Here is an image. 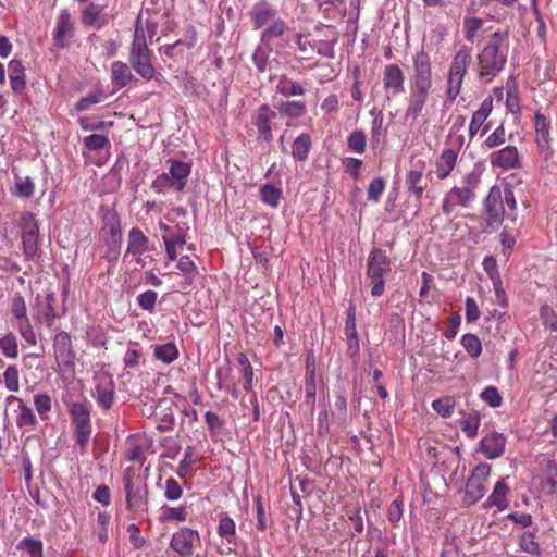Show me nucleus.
<instances>
[{"label":"nucleus","instance_id":"16","mask_svg":"<svg viewBox=\"0 0 557 557\" xmlns=\"http://www.w3.org/2000/svg\"><path fill=\"white\" fill-rule=\"evenodd\" d=\"M425 162L417 161L410 168L406 175V187L408 193L417 200H420L426 189L428 183L424 178Z\"/></svg>","mask_w":557,"mask_h":557},{"label":"nucleus","instance_id":"26","mask_svg":"<svg viewBox=\"0 0 557 557\" xmlns=\"http://www.w3.org/2000/svg\"><path fill=\"white\" fill-rule=\"evenodd\" d=\"M10 85L14 94L21 95L26 89L25 66L20 60L8 63Z\"/></svg>","mask_w":557,"mask_h":557},{"label":"nucleus","instance_id":"52","mask_svg":"<svg viewBox=\"0 0 557 557\" xmlns=\"http://www.w3.org/2000/svg\"><path fill=\"white\" fill-rule=\"evenodd\" d=\"M11 313L18 321L28 319L25 299L18 293L11 299Z\"/></svg>","mask_w":557,"mask_h":557},{"label":"nucleus","instance_id":"37","mask_svg":"<svg viewBox=\"0 0 557 557\" xmlns=\"http://www.w3.org/2000/svg\"><path fill=\"white\" fill-rule=\"evenodd\" d=\"M153 356L157 360H160L165 364H170L177 359L178 349L172 342L165 343L163 345H154Z\"/></svg>","mask_w":557,"mask_h":557},{"label":"nucleus","instance_id":"1","mask_svg":"<svg viewBox=\"0 0 557 557\" xmlns=\"http://www.w3.org/2000/svg\"><path fill=\"white\" fill-rule=\"evenodd\" d=\"M508 35L495 32L478 54L479 77L491 82L505 67L508 55Z\"/></svg>","mask_w":557,"mask_h":557},{"label":"nucleus","instance_id":"58","mask_svg":"<svg viewBox=\"0 0 557 557\" xmlns=\"http://www.w3.org/2000/svg\"><path fill=\"white\" fill-rule=\"evenodd\" d=\"M520 548L531 555H540V546L534 540L532 532H524L519 540Z\"/></svg>","mask_w":557,"mask_h":557},{"label":"nucleus","instance_id":"39","mask_svg":"<svg viewBox=\"0 0 557 557\" xmlns=\"http://www.w3.org/2000/svg\"><path fill=\"white\" fill-rule=\"evenodd\" d=\"M260 199L263 203L271 208H277L282 199V189L273 186L272 184H263L259 188Z\"/></svg>","mask_w":557,"mask_h":557},{"label":"nucleus","instance_id":"20","mask_svg":"<svg viewBox=\"0 0 557 557\" xmlns=\"http://www.w3.org/2000/svg\"><path fill=\"white\" fill-rule=\"evenodd\" d=\"M277 113L270 109L268 104H262L255 116L253 125L258 129L259 138L265 143L273 139L271 121L276 117Z\"/></svg>","mask_w":557,"mask_h":557},{"label":"nucleus","instance_id":"27","mask_svg":"<svg viewBox=\"0 0 557 557\" xmlns=\"http://www.w3.org/2000/svg\"><path fill=\"white\" fill-rule=\"evenodd\" d=\"M457 151L451 148L444 149L435 163V174L438 180L447 178L457 163Z\"/></svg>","mask_w":557,"mask_h":557},{"label":"nucleus","instance_id":"63","mask_svg":"<svg viewBox=\"0 0 557 557\" xmlns=\"http://www.w3.org/2000/svg\"><path fill=\"white\" fill-rule=\"evenodd\" d=\"M348 147L357 153H363L366 149V135L362 131H355L348 136Z\"/></svg>","mask_w":557,"mask_h":557},{"label":"nucleus","instance_id":"49","mask_svg":"<svg viewBox=\"0 0 557 557\" xmlns=\"http://www.w3.org/2000/svg\"><path fill=\"white\" fill-rule=\"evenodd\" d=\"M35 191V183L29 176L15 180V195L20 198H30Z\"/></svg>","mask_w":557,"mask_h":557},{"label":"nucleus","instance_id":"47","mask_svg":"<svg viewBox=\"0 0 557 557\" xmlns=\"http://www.w3.org/2000/svg\"><path fill=\"white\" fill-rule=\"evenodd\" d=\"M34 406L41 420L49 419V412L52 407V399L48 394H36L34 396Z\"/></svg>","mask_w":557,"mask_h":557},{"label":"nucleus","instance_id":"45","mask_svg":"<svg viewBox=\"0 0 557 557\" xmlns=\"http://www.w3.org/2000/svg\"><path fill=\"white\" fill-rule=\"evenodd\" d=\"M280 114L289 117L302 116L306 112V106L300 101H285L277 106Z\"/></svg>","mask_w":557,"mask_h":557},{"label":"nucleus","instance_id":"12","mask_svg":"<svg viewBox=\"0 0 557 557\" xmlns=\"http://www.w3.org/2000/svg\"><path fill=\"white\" fill-rule=\"evenodd\" d=\"M23 251L27 259H32L38 251L39 227L35 216L30 212L21 215Z\"/></svg>","mask_w":557,"mask_h":557},{"label":"nucleus","instance_id":"2","mask_svg":"<svg viewBox=\"0 0 557 557\" xmlns=\"http://www.w3.org/2000/svg\"><path fill=\"white\" fill-rule=\"evenodd\" d=\"M249 15L255 29L263 28L260 36L262 42H270L286 30V24L278 16L276 7L265 0L255 3Z\"/></svg>","mask_w":557,"mask_h":557},{"label":"nucleus","instance_id":"8","mask_svg":"<svg viewBox=\"0 0 557 557\" xmlns=\"http://www.w3.org/2000/svg\"><path fill=\"white\" fill-rule=\"evenodd\" d=\"M433 86L432 64L424 50L412 57V72L409 77V89L431 91Z\"/></svg>","mask_w":557,"mask_h":557},{"label":"nucleus","instance_id":"7","mask_svg":"<svg viewBox=\"0 0 557 557\" xmlns=\"http://www.w3.org/2000/svg\"><path fill=\"white\" fill-rule=\"evenodd\" d=\"M190 173L188 163L182 161H173L169 172L158 175L151 184L152 189L158 194H164L170 187L181 191L186 185V178Z\"/></svg>","mask_w":557,"mask_h":557},{"label":"nucleus","instance_id":"64","mask_svg":"<svg viewBox=\"0 0 557 557\" xmlns=\"http://www.w3.org/2000/svg\"><path fill=\"white\" fill-rule=\"evenodd\" d=\"M106 245V251L103 257L110 263H115L120 257L121 242L122 239H108L103 240Z\"/></svg>","mask_w":557,"mask_h":557},{"label":"nucleus","instance_id":"56","mask_svg":"<svg viewBox=\"0 0 557 557\" xmlns=\"http://www.w3.org/2000/svg\"><path fill=\"white\" fill-rule=\"evenodd\" d=\"M182 495L183 490L180 483L173 478L166 479L164 483V497L170 502H176Z\"/></svg>","mask_w":557,"mask_h":557},{"label":"nucleus","instance_id":"9","mask_svg":"<svg viewBox=\"0 0 557 557\" xmlns=\"http://www.w3.org/2000/svg\"><path fill=\"white\" fill-rule=\"evenodd\" d=\"M70 416L74 426L76 443L81 451L85 453L91 436L90 411L83 403H73L70 407Z\"/></svg>","mask_w":557,"mask_h":557},{"label":"nucleus","instance_id":"3","mask_svg":"<svg viewBox=\"0 0 557 557\" xmlns=\"http://www.w3.org/2000/svg\"><path fill=\"white\" fill-rule=\"evenodd\" d=\"M481 183V174L471 171L462 176L459 186L451 187L443 198L442 212L445 215L451 214L457 207L468 208L476 198V189Z\"/></svg>","mask_w":557,"mask_h":557},{"label":"nucleus","instance_id":"6","mask_svg":"<svg viewBox=\"0 0 557 557\" xmlns=\"http://www.w3.org/2000/svg\"><path fill=\"white\" fill-rule=\"evenodd\" d=\"M389 271V259L382 249H373L367 260V277L373 283L371 295L380 297L385 290L384 274Z\"/></svg>","mask_w":557,"mask_h":557},{"label":"nucleus","instance_id":"62","mask_svg":"<svg viewBox=\"0 0 557 557\" xmlns=\"http://www.w3.org/2000/svg\"><path fill=\"white\" fill-rule=\"evenodd\" d=\"M432 408L443 418H448L453 413L454 400L450 397L435 399L432 403Z\"/></svg>","mask_w":557,"mask_h":557},{"label":"nucleus","instance_id":"5","mask_svg":"<svg viewBox=\"0 0 557 557\" xmlns=\"http://www.w3.org/2000/svg\"><path fill=\"white\" fill-rule=\"evenodd\" d=\"M151 54L148 42H145L143 36L138 34L133 36L128 61L134 71L146 81L152 79L156 75Z\"/></svg>","mask_w":557,"mask_h":557},{"label":"nucleus","instance_id":"14","mask_svg":"<svg viewBox=\"0 0 557 557\" xmlns=\"http://www.w3.org/2000/svg\"><path fill=\"white\" fill-rule=\"evenodd\" d=\"M487 225L496 228L504 220L505 207L500 198V186L494 185L483 201Z\"/></svg>","mask_w":557,"mask_h":557},{"label":"nucleus","instance_id":"25","mask_svg":"<svg viewBox=\"0 0 557 557\" xmlns=\"http://www.w3.org/2000/svg\"><path fill=\"white\" fill-rule=\"evenodd\" d=\"M102 223L100 234L103 240L122 239L121 221L115 211L107 210L102 215Z\"/></svg>","mask_w":557,"mask_h":557},{"label":"nucleus","instance_id":"23","mask_svg":"<svg viewBox=\"0 0 557 557\" xmlns=\"http://www.w3.org/2000/svg\"><path fill=\"white\" fill-rule=\"evenodd\" d=\"M36 301L38 321L46 324L48 327H51L57 318L54 310L55 298L53 293H48L42 299L40 296H37Z\"/></svg>","mask_w":557,"mask_h":557},{"label":"nucleus","instance_id":"42","mask_svg":"<svg viewBox=\"0 0 557 557\" xmlns=\"http://www.w3.org/2000/svg\"><path fill=\"white\" fill-rule=\"evenodd\" d=\"M271 51L272 48L270 46V42H262L260 40V44L257 46L252 54V62L259 72H265Z\"/></svg>","mask_w":557,"mask_h":557},{"label":"nucleus","instance_id":"51","mask_svg":"<svg viewBox=\"0 0 557 557\" xmlns=\"http://www.w3.org/2000/svg\"><path fill=\"white\" fill-rule=\"evenodd\" d=\"M187 232L188 227L184 226H176V231L171 232L169 235L163 236V243L164 245L174 246L177 248H181L183 245L186 244L187 238Z\"/></svg>","mask_w":557,"mask_h":557},{"label":"nucleus","instance_id":"30","mask_svg":"<svg viewBox=\"0 0 557 557\" xmlns=\"http://www.w3.org/2000/svg\"><path fill=\"white\" fill-rule=\"evenodd\" d=\"M493 109V98H485L480 108L472 114V119L469 125V136L474 137L478 132L482 128L484 122L490 116Z\"/></svg>","mask_w":557,"mask_h":557},{"label":"nucleus","instance_id":"11","mask_svg":"<svg viewBox=\"0 0 557 557\" xmlns=\"http://www.w3.org/2000/svg\"><path fill=\"white\" fill-rule=\"evenodd\" d=\"M95 388L91 396L96 399L99 407L109 410L115 398V382L108 372H100L94 376Z\"/></svg>","mask_w":557,"mask_h":557},{"label":"nucleus","instance_id":"46","mask_svg":"<svg viewBox=\"0 0 557 557\" xmlns=\"http://www.w3.org/2000/svg\"><path fill=\"white\" fill-rule=\"evenodd\" d=\"M461 345L471 358H478L482 352L481 341L474 334H465L461 337Z\"/></svg>","mask_w":557,"mask_h":557},{"label":"nucleus","instance_id":"59","mask_svg":"<svg viewBox=\"0 0 557 557\" xmlns=\"http://www.w3.org/2000/svg\"><path fill=\"white\" fill-rule=\"evenodd\" d=\"M385 181L382 177L373 178L367 189L368 199L377 202L385 189Z\"/></svg>","mask_w":557,"mask_h":557},{"label":"nucleus","instance_id":"57","mask_svg":"<svg viewBox=\"0 0 557 557\" xmlns=\"http://www.w3.org/2000/svg\"><path fill=\"white\" fill-rule=\"evenodd\" d=\"M16 329L21 337L29 345L35 346L37 343L36 334L29 322V319L18 321Z\"/></svg>","mask_w":557,"mask_h":557},{"label":"nucleus","instance_id":"44","mask_svg":"<svg viewBox=\"0 0 557 557\" xmlns=\"http://www.w3.org/2000/svg\"><path fill=\"white\" fill-rule=\"evenodd\" d=\"M0 350L2 355L10 359H16L18 356L17 338L13 333H8L0 338Z\"/></svg>","mask_w":557,"mask_h":557},{"label":"nucleus","instance_id":"18","mask_svg":"<svg viewBox=\"0 0 557 557\" xmlns=\"http://www.w3.org/2000/svg\"><path fill=\"white\" fill-rule=\"evenodd\" d=\"M7 403H16L17 408L15 409V423L20 430L33 431L37 424V417L34 410L20 397L10 395L7 397Z\"/></svg>","mask_w":557,"mask_h":557},{"label":"nucleus","instance_id":"50","mask_svg":"<svg viewBox=\"0 0 557 557\" xmlns=\"http://www.w3.org/2000/svg\"><path fill=\"white\" fill-rule=\"evenodd\" d=\"M236 533L235 522L232 518L225 516L222 517L218 525V534L224 537L228 543H234Z\"/></svg>","mask_w":557,"mask_h":557},{"label":"nucleus","instance_id":"48","mask_svg":"<svg viewBox=\"0 0 557 557\" xmlns=\"http://www.w3.org/2000/svg\"><path fill=\"white\" fill-rule=\"evenodd\" d=\"M480 426V417L476 412L470 413L460 421V429L470 438H474Z\"/></svg>","mask_w":557,"mask_h":557},{"label":"nucleus","instance_id":"34","mask_svg":"<svg viewBox=\"0 0 557 557\" xmlns=\"http://www.w3.org/2000/svg\"><path fill=\"white\" fill-rule=\"evenodd\" d=\"M536 143L542 150L549 147V122L541 113L535 114Z\"/></svg>","mask_w":557,"mask_h":557},{"label":"nucleus","instance_id":"4","mask_svg":"<svg viewBox=\"0 0 557 557\" xmlns=\"http://www.w3.org/2000/svg\"><path fill=\"white\" fill-rule=\"evenodd\" d=\"M123 486L125 491L126 509L133 516H141L148 510L149 488L140 476H134L129 470L124 473Z\"/></svg>","mask_w":557,"mask_h":557},{"label":"nucleus","instance_id":"13","mask_svg":"<svg viewBox=\"0 0 557 557\" xmlns=\"http://www.w3.org/2000/svg\"><path fill=\"white\" fill-rule=\"evenodd\" d=\"M195 543H200L198 532L184 527L172 534L170 547L178 557H191Z\"/></svg>","mask_w":557,"mask_h":557},{"label":"nucleus","instance_id":"53","mask_svg":"<svg viewBox=\"0 0 557 557\" xmlns=\"http://www.w3.org/2000/svg\"><path fill=\"white\" fill-rule=\"evenodd\" d=\"M177 269L185 275L186 281L190 284L197 275V267L188 256H182L177 261Z\"/></svg>","mask_w":557,"mask_h":557},{"label":"nucleus","instance_id":"38","mask_svg":"<svg viewBox=\"0 0 557 557\" xmlns=\"http://www.w3.org/2000/svg\"><path fill=\"white\" fill-rule=\"evenodd\" d=\"M276 91L284 97L302 96L305 94V89L301 84L289 79L285 75L278 77Z\"/></svg>","mask_w":557,"mask_h":557},{"label":"nucleus","instance_id":"40","mask_svg":"<svg viewBox=\"0 0 557 557\" xmlns=\"http://www.w3.org/2000/svg\"><path fill=\"white\" fill-rule=\"evenodd\" d=\"M371 114L373 115L372 122H371V143L373 147H376L380 145L382 139L386 136L387 129L384 126V117L382 112L374 113L371 111Z\"/></svg>","mask_w":557,"mask_h":557},{"label":"nucleus","instance_id":"21","mask_svg":"<svg viewBox=\"0 0 557 557\" xmlns=\"http://www.w3.org/2000/svg\"><path fill=\"white\" fill-rule=\"evenodd\" d=\"M491 164L494 168L510 170L519 166L520 158L518 149L515 146H507L491 154Z\"/></svg>","mask_w":557,"mask_h":557},{"label":"nucleus","instance_id":"35","mask_svg":"<svg viewBox=\"0 0 557 557\" xmlns=\"http://www.w3.org/2000/svg\"><path fill=\"white\" fill-rule=\"evenodd\" d=\"M311 149V138L309 134L302 133L296 137L292 144V154L297 161H305Z\"/></svg>","mask_w":557,"mask_h":557},{"label":"nucleus","instance_id":"60","mask_svg":"<svg viewBox=\"0 0 557 557\" xmlns=\"http://www.w3.org/2000/svg\"><path fill=\"white\" fill-rule=\"evenodd\" d=\"M483 21L479 17H468L463 21L465 37L469 41H473L481 29Z\"/></svg>","mask_w":557,"mask_h":557},{"label":"nucleus","instance_id":"31","mask_svg":"<svg viewBox=\"0 0 557 557\" xmlns=\"http://www.w3.org/2000/svg\"><path fill=\"white\" fill-rule=\"evenodd\" d=\"M470 60V49L467 46H461L451 60L448 75L465 77Z\"/></svg>","mask_w":557,"mask_h":557},{"label":"nucleus","instance_id":"19","mask_svg":"<svg viewBox=\"0 0 557 557\" xmlns=\"http://www.w3.org/2000/svg\"><path fill=\"white\" fill-rule=\"evenodd\" d=\"M506 437L503 433L492 432L480 441V451L487 459H496L505 451Z\"/></svg>","mask_w":557,"mask_h":557},{"label":"nucleus","instance_id":"24","mask_svg":"<svg viewBox=\"0 0 557 557\" xmlns=\"http://www.w3.org/2000/svg\"><path fill=\"white\" fill-rule=\"evenodd\" d=\"M82 23L101 29L109 23V16L101 5L91 2L82 12Z\"/></svg>","mask_w":557,"mask_h":557},{"label":"nucleus","instance_id":"43","mask_svg":"<svg viewBox=\"0 0 557 557\" xmlns=\"http://www.w3.org/2000/svg\"><path fill=\"white\" fill-rule=\"evenodd\" d=\"M16 548L26 550L29 557H44V544L38 539L26 536L18 542Z\"/></svg>","mask_w":557,"mask_h":557},{"label":"nucleus","instance_id":"22","mask_svg":"<svg viewBox=\"0 0 557 557\" xmlns=\"http://www.w3.org/2000/svg\"><path fill=\"white\" fill-rule=\"evenodd\" d=\"M148 238L139 228H132L127 236V247L124 258L135 257L137 263L140 262V256L148 250Z\"/></svg>","mask_w":557,"mask_h":557},{"label":"nucleus","instance_id":"33","mask_svg":"<svg viewBox=\"0 0 557 557\" xmlns=\"http://www.w3.org/2000/svg\"><path fill=\"white\" fill-rule=\"evenodd\" d=\"M187 506L182 505L177 507H171L168 505H163L161 507V515L159 517V520L161 522H184L187 520Z\"/></svg>","mask_w":557,"mask_h":557},{"label":"nucleus","instance_id":"61","mask_svg":"<svg viewBox=\"0 0 557 557\" xmlns=\"http://www.w3.org/2000/svg\"><path fill=\"white\" fill-rule=\"evenodd\" d=\"M86 148L91 151H98L110 145L107 136L101 134H91L84 138Z\"/></svg>","mask_w":557,"mask_h":557},{"label":"nucleus","instance_id":"17","mask_svg":"<svg viewBox=\"0 0 557 557\" xmlns=\"http://www.w3.org/2000/svg\"><path fill=\"white\" fill-rule=\"evenodd\" d=\"M54 358L60 367L74 368V352L71 337L66 332H60L53 339Z\"/></svg>","mask_w":557,"mask_h":557},{"label":"nucleus","instance_id":"29","mask_svg":"<svg viewBox=\"0 0 557 557\" xmlns=\"http://www.w3.org/2000/svg\"><path fill=\"white\" fill-rule=\"evenodd\" d=\"M73 36V23L71 21V14L67 10H62L57 20V26L54 29V41L58 47L63 48L65 46V39Z\"/></svg>","mask_w":557,"mask_h":557},{"label":"nucleus","instance_id":"32","mask_svg":"<svg viewBox=\"0 0 557 557\" xmlns=\"http://www.w3.org/2000/svg\"><path fill=\"white\" fill-rule=\"evenodd\" d=\"M111 79L112 84L121 89L134 79V75L126 63L114 61L111 64Z\"/></svg>","mask_w":557,"mask_h":557},{"label":"nucleus","instance_id":"41","mask_svg":"<svg viewBox=\"0 0 557 557\" xmlns=\"http://www.w3.org/2000/svg\"><path fill=\"white\" fill-rule=\"evenodd\" d=\"M158 30V24L150 20L143 21L141 16L139 15L135 23L134 28V35L137 36V34L143 36L145 39V42H148V40H151Z\"/></svg>","mask_w":557,"mask_h":557},{"label":"nucleus","instance_id":"55","mask_svg":"<svg viewBox=\"0 0 557 557\" xmlns=\"http://www.w3.org/2000/svg\"><path fill=\"white\" fill-rule=\"evenodd\" d=\"M158 294L154 290H146L136 297L138 306L146 311L152 312L156 308Z\"/></svg>","mask_w":557,"mask_h":557},{"label":"nucleus","instance_id":"15","mask_svg":"<svg viewBox=\"0 0 557 557\" xmlns=\"http://www.w3.org/2000/svg\"><path fill=\"white\" fill-rule=\"evenodd\" d=\"M405 75L397 64H387L383 70V87L388 100L404 92Z\"/></svg>","mask_w":557,"mask_h":557},{"label":"nucleus","instance_id":"10","mask_svg":"<svg viewBox=\"0 0 557 557\" xmlns=\"http://www.w3.org/2000/svg\"><path fill=\"white\" fill-rule=\"evenodd\" d=\"M490 474L491 466L487 463H480L472 470L466 484L465 503L472 505L484 497Z\"/></svg>","mask_w":557,"mask_h":557},{"label":"nucleus","instance_id":"36","mask_svg":"<svg viewBox=\"0 0 557 557\" xmlns=\"http://www.w3.org/2000/svg\"><path fill=\"white\" fill-rule=\"evenodd\" d=\"M508 493V486L504 480L496 482L492 494L487 498V504L497 507L500 511L505 510L508 506L506 495Z\"/></svg>","mask_w":557,"mask_h":557},{"label":"nucleus","instance_id":"54","mask_svg":"<svg viewBox=\"0 0 557 557\" xmlns=\"http://www.w3.org/2000/svg\"><path fill=\"white\" fill-rule=\"evenodd\" d=\"M3 381L5 387L10 392H18L20 389V374L15 366H9L3 373Z\"/></svg>","mask_w":557,"mask_h":557},{"label":"nucleus","instance_id":"28","mask_svg":"<svg viewBox=\"0 0 557 557\" xmlns=\"http://www.w3.org/2000/svg\"><path fill=\"white\" fill-rule=\"evenodd\" d=\"M431 91L409 89L408 106L406 109V119H418L428 101Z\"/></svg>","mask_w":557,"mask_h":557}]
</instances>
